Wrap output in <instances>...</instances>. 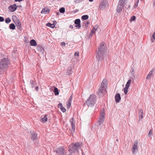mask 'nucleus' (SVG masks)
I'll return each instance as SVG.
<instances>
[{
  "mask_svg": "<svg viewBox=\"0 0 155 155\" xmlns=\"http://www.w3.org/2000/svg\"><path fill=\"white\" fill-rule=\"evenodd\" d=\"M107 51V47L104 43H101L98 48L96 55L97 59L98 61L103 60Z\"/></svg>",
  "mask_w": 155,
  "mask_h": 155,
  "instance_id": "obj_1",
  "label": "nucleus"
},
{
  "mask_svg": "<svg viewBox=\"0 0 155 155\" xmlns=\"http://www.w3.org/2000/svg\"><path fill=\"white\" fill-rule=\"evenodd\" d=\"M10 61L7 58H4L0 62V72L3 73L7 69L10 64Z\"/></svg>",
  "mask_w": 155,
  "mask_h": 155,
  "instance_id": "obj_2",
  "label": "nucleus"
},
{
  "mask_svg": "<svg viewBox=\"0 0 155 155\" xmlns=\"http://www.w3.org/2000/svg\"><path fill=\"white\" fill-rule=\"evenodd\" d=\"M96 101V96L95 95L92 94L90 95L86 102V103L88 107H92L95 104Z\"/></svg>",
  "mask_w": 155,
  "mask_h": 155,
  "instance_id": "obj_3",
  "label": "nucleus"
},
{
  "mask_svg": "<svg viewBox=\"0 0 155 155\" xmlns=\"http://www.w3.org/2000/svg\"><path fill=\"white\" fill-rule=\"evenodd\" d=\"M81 143L77 142L75 144L72 143L69 147V150L70 152H75L77 151L81 147Z\"/></svg>",
  "mask_w": 155,
  "mask_h": 155,
  "instance_id": "obj_4",
  "label": "nucleus"
},
{
  "mask_svg": "<svg viewBox=\"0 0 155 155\" xmlns=\"http://www.w3.org/2000/svg\"><path fill=\"white\" fill-rule=\"evenodd\" d=\"M107 81L105 79H104L101 82V86L99 88V89L97 91V94L100 95L101 93H104L106 91V88L105 86L107 85Z\"/></svg>",
  "mask_w": 155,
  "mask_h": 155,
  "instance_id": "obj_5",
  "label": "nucleus"
},
{
  "mask_svg": "<svg viewBox=\"0 0 155 155\" xmlns=\"http://www.w3.org/2000/svg\"><path fill=\"white\" fill-rule=\"evenodd\" d=\"M104 110L103 109L100 113V115L99 118V120L98 121V128L101 129L102 127V125L103 124L104 120Z\"/></svg>",
  "mask_w": 155,
  "mask_h": 155,
  "instance_id": "obj_6",
  "label": "nucleus"
},
{
  "mask_svg": "<svg viewBox=\"0 0 155 155\" xmlns=\"http://www.w3.org/2000/svg\"><path fill=\"white\" fill-rule=\"evenodd\" d=\"M127 0H120L116 11L118 13H120L122 10V8L127 3Z\"/></svg>",
  "mask_w": 155,
  "mask_h": 155,
  "instance_id": "obj_7",
  "label": "nucleus"
},
{
  "mask_svg": "<svg viewBox=\"0 0 155 155\" xmlns=\"http://www.w3.org/2000/svg\"><path fill=\"white\" fill-rule=\"evenodd\" d=\"M56 152L58 155H66L64 148L62 147H60L57 149Z\"/></svg>",
  "mask_w": 155,
  "mask_h": 155,
  "instance_id": "obj_8",
  "label": "nucleus"
},
{
  "mask_svg": "<svg viewBox=\"0 0 155 155\" xmlns=\"http://www.w3.org/2000/svg\"><path fill=\"white\" fill-rule=\"evenodd\" d=\"M107 2L106 0H102L100 3L99 8L100 9H104L107 6Z\"/></svg>",
  "mask_w": 155,
  "mask_h": 155,
  "instance_id": "obj_9",
  "label": "nucleus"
},
{
  "mask_svg": "<svg viewBox=\"0 0 155 155\" xmlns=\"http://www.w3.org/2000/svg\"><path fill=\"white\" fill-rule=\"evenodd\" d=\"M137 140H135L134 141V144L132 149V151L133 154H135V152L137 150Z\"/></svg>",
  "mask_w": 155,
  "mask_h": 155,
  "instance_id": "obj_10",
  "label": "nucleus"
},
{
  "mask_svg": "<svg viewBox=\"0 0 155 155\" xmlns=\"http://www.w3.org/2000/svg\"><path fill=\"white\" fill-rule=\"evenodd\" d=\"M17 7L16 4H14L12 5H10L8 8L9 10L11 12H14L16 10Z\"/></svg>",
  "mask_w": 155,
  "mask_h": 155,
  "instance_id": "obj_11",
  "label": "nucleus"
},
{
  "mask_svg": "<svg viewBox=\"0 0 155 155\" xmlns=\"http://www.w3.org/2000/svg\"><path fill=\"white\" fill-rule=\"evenodd\" d=\"M37 49L41 54H44V49L42 46L38 45L37 47Z\"/></svg>",
  "mask_w": 155,
  "mask_h": 155,
  "instance_id": "obj_12",
  "label": "nucleus"
},
{
  "mask_svg": "<svg viewBox=\"0 0 155 155\" xmlns=\"http://www.w3.org/2000/svg\"><path fill=\"white\" fill-rule=\"evenodd\" d=\"M81 21L79 19H77L75 20L74 21L75 24L77 25H75V26L76 28H79L81 27L80 25Z\"/></svg>",
  "mask_w": 155,
  "mask_h": 155,
  "instance_id": "obj_13",
  "label": "nucleus"
},
{
  "mask_svg": "<svg viewBox=\"0 0 155 155\" xmlns=\"http://www.w3.org/2000/svg\"><path fill=\"white\" fill-rule=\"evenodd\" d=\"M155 70V68H153L151 71L148 74L147 77V79L148 80H149L151 79L152 75L153 74V73L154 72V71Z\"/></svg>",
  "mask_w": 155,
  "mask_h": 155,
  "instance_id": "obj_14",
  "label": "nucleus"
},
{
  "mask_svg": "<svg viewBox=\"0 0 155 155\" xmlns=\"http://www.w3.org/2000/svg\"><path fill=\"white\" fill-rule=\"evenodd\" d=\"M115 98L116 102L117 103L119 102L121 100L120 94L119 93L115 95Z\"/></svg>",
  "mask_w": 155,
  "mask_h": 155,
  "instance_id": "obj_15",
  "label": "nucleus"
},
{
  "mask_svg": "<svg viewBox=\"0 0 155 155\" xmlns=\"http://www.w3.org/2000/svg\"><path fill=\"white\" fill-rule=\"evenodd\" d=\"M31 139L33 141L36 140L37 138V134H36L34 131L31 132Z\"/></svg>",
  "mask_w": 155,
  "mask_h": 155,
  "instance_id": "obj_16",
  "label": "nucleus"
},
{
  "mask_svg": "<svg viewBox=\"0 0 155 155\" xmlns=\"http://www.w3.org/2000/svg\"><path fill=\"white\" fill-rule=\"evenodd\" d=\"M14 23L16 24V26L18 28L19 30H21V24L19 20H17V21H16V22Z\"/></svg>",
  "mask_w": 155,
  "mask_h": 155,
  "instance_id": "obj_17",
  "label": "nucleus"
},
{
  "mask_svg": "<svg viewBox=\"0 0 155 155\" xmlns=\"http://www.w3.org/2000/svg\"><path fill=\"white\" fill-rule=\"evenodd\" d=\"M70 122L71 123V125L72 126V128H75V121L74 120V118H72L70 120Z\"/></svg>",
  "mask_w": 155,
  "mask_h": 155,
  "instance_id": "obj_18",
  "label": "nucleus"
},
{
  "mask_svg": "<svg viewBox=\"0 0 155 155\" xmlns=\"http://www.w3.org/2000/svg\"><path fill=\"white\" fill-rule=\"evenodd\" d=\"M50 11V10L48 8H44L41 11V13L46 14L48 13Z\"/></svg>",
  "mask_w": 155,
  "mask_h": 155,
  "instance_id": "obj_19",
  "label": "nucleus"
},
{
  "mask_svg": "<svg viewBox=\"0 0 155 155\" xmlns=\"http://www.w3.org/2000/svg\"><path fill=\"white\" fill-rule=\"evenodd\" d=\"M30 43L31 45L32 46H35L37 45V43L36 41L34 39L31 40L30 42Z\"/></svg>",
  "mask_w": 155,
  "mask_h": 155,
  "instance_id": "obj_20",
  "label": "nucleus"
},
{
  "mask_svg": "<svg viewBox=\"0 0 155 155\" xmlns=\"http://www.w3.org/2000/svg\"><path fill=\"white\" fill-rule=\"evenodd\" d=\"M54 92L55 95H58L59 94L58 88L55 87H54Z\"/></svg>",
  "mask_w": 155,
  "mask_h": 155,
  "instance_id": "obj_21",
  "label": "nucleus"
},
{
  "mask_svg": "<svg viewBox=\"0 0 155 155\" xmlns=\"http://www.w3.org/2000/svg\"><path fill=\"white\" fill-rule=\"evenodd\" d=\"M139 116L141 118H142L143 117V111L142 109H140L139 110Z\"/></svg>",
  "mask_w": 155,
  "mask_h": 155,
  "instance_id": "obj_22",
  "label": "nucleus"
},
{
  "mask_svg": "<svg viewBox=\"0 0 155 155\" xmlns=\"http://www.w3.org/2000/svg\"><path fill=\"white\" fill-rule=\"evenodd\" d=\"M9 28L11 29L14 30L15 28V26L13 23H12L9 25Z\"/></svg>",
  "mask_w": 155,
  "mask_h": 155,
  "instance_id": "obj_23",
  "label": "nucleus"
},
{
  "mask_svg": "<svg viewBox=\"0 0 155 155\" xmlns=\"http://www.w3.org/2000/svg\"><path fill=\"white\" fill-rule=\"evenodd\" d=\"M46 25L47 26L49 27L52 28H53L55 27V25L54 24H52L49 22L47 23Z\"/></svg>",
  "mask_w": 155,
  "mask_h": 155,
  "instance_id": "obj_24",
  "label": "nucleus"
},
{
  "mask_svg": "<svg viewBox=\"0 0 155 155\" xmlns=\"http://www.w3.org/2000/svg\"><path fill=\"white\" fill-rule=\"evenodd\" d=\"M67 72V73L69 74H72V71L71 68V67H68V69Z\"/></svg>",
  "mask_w": 155,
  "mask_h": 155,
  "instance_id": "obj_25",
  "label": "nucleus"
},
{
  "mask_svg": "<svg viewBox=\"0 0 155 155\" xmlns=\"http://www.w3.org/2000/svg\"><path fill=\"white\" fill-rule=\"evenodd\" d=\"M131 79H129V80L127 83H126V86H125V87H128V88H129V86H130V84L131 83Z\"/></svg>",
  "mask_w": 155,
  "mask_h": 155,
  "instance_id": "obj_26",
  "label": "nucleus"
},
{
  "mask_svg": "<svg viewBox=\"0 0 155 155\" xmlns=\"http://www.w3.org/2000/svg\"><path fill=\"white\" fill-rule=\"evenodd\" d=\"M47 114H45L44 117L42 119V121L43 122H46L47 120Z\"/></svg>",
  "mask_w": 155,
  "mask_h": 155,
  "instance_id": "obj_27",
  "label": "nucleus"
},
{
  "mask_svg": "<svg viewBox=\"0 0 155 155\" xmlns=\"http://www.w3.org/2000/svg\"><path fill=\"white\" fill-rule=\"evenodd\" d=\"M11 19L9 18H6L5 19V22L6 23H8L11 22Z\"/></svg>",
  "mask_w": 155,
  "mask_h": 155,
  "instance_id": "obj_28",
  "label": "nucleus"
},
{
  "mask_svg": "<svg viewBox=\"0 0 155 155\" xmlns=\"http://www.w3.org/2000/svg\"><path fill=\"white\" fill-rule=\"evenodd\" d=\"M65 11V8L64 7H62L59 9V12L61 13H64Z\"/></svg>",
  "mask_w": 155,
  "mask_h": 155,
  "instance_id": "obj_29",
  "label": "nucleus"
},
{
  "mask_svg": "<svg viewBox=\"0 0 155 155\" xmlns=\"http://www.w3.org/2000/svg\"><path fill=\"white\" fill-rule=\"evenodd\" d=\"M31 87L32 88L34 87L35 84V83L33 81H31Z\"/></svg>",
  "mask_w": 155,
  "mask_h": 155,
  "instance_id": "obj_30",
  "label": "nucleus"
},
{
  "mask_svg": "<svg viewBox=\"0 0 155 155\" xmlns=\"http://www.w3.org/2000/svg\"><path fill=\"white\" fill-rule=\"evenodd\" d=\"M82 18L83 20H86L88 18V16L87 15H84L82 16Z\"/></svg>",
  "mask_w": 155,
  "mask_h": 155,
  "instance_id": "obj_31",
  "label": "nucleus"
},
{
  "mask_svg": "<svg viewBox=\"0 0 155 155\" xmlns=\"http://www.w3.org/2000/svg\"><path fill=\"white\" fill-rule=\"evenodd\" d=\"M17 18L15 15H13L12 16V20L14 22H15L16 21H17Z\"/></svg>",
  "mask_w": 155,
  "mask_h": 155,
  "instance_id": "obj_32",
  "label": "nucleus"
},
{
  "mask_svg": "<svg viewBox=\"0 0 155 155\" xmlns=\"http://www.w3.org/2000/svg\"><path fill=\"white\" fill-rule=\"evenodd\" d=\"M71 102L68 101L67 102V108H69L70 107L71 104Z\"/></svg>",
  "mask_w": 155,
  "mask_h": 155,
  "instance_id": "obj_33",
  "label": "nucleus"
},
{
  "mask_svg": "<svg viewBox=\"0 0 155 155\" xmlns=\"http://www.w3.org/2000/svg\"><path fill=\"white\" fill-rule=\"evenodd\" d=\"M128 88V87H125L124 88V93L125 94H127L128 92L127 89Z\"/></svg>",
  "mask_w": 155,
  "mask_h": 155,
  "instance_id": "obj_34",
  "label": "nucleus"
},
{
  "mask_svg": "<svg viewBox=\"0 0 155 155\" xmlns=\"http://www.w3.org/2000/svg\"><path fill=\"white\" fill-rule=\"evenodd\" d=\"M136 19V17L135 16H133L130 18V21H133L135 20Z\"/></svg>",
  "mask_w": 155,
  "mask_h": 155,
  "instance_id": "obj_35",
  "label": "nucleus"
},
{
  "mask_svg": "<svg viewBox=\"0 0 155 155\" xmlns=\"http://www.w3.org/2000/svg\"><path fill=\"white\" fill-rule=\"evenodd\" d=\"M131 73L132 76H133L134 78L135 77V72L133 70H131Z\"/></svg>",
  "mask_w": 155,
  "mask_h": 155,
  "instance_id": "obj_36",
  "label": "nucleus"
},
{
  "mask_svg": "<svg viewBox=\"0 0 155 155\" xmlns=\"http://www.w3.org/2000/svg\"><path fill=\"white\" fill-rule=\"evenodd\" d=\"M60 109L63 112H65L66 111V109L63 106Z\"/></svg>",
  "mask_w": 155,
  "mask_h": 155,
  "instance_id": "obj_37",
  "label": "nucleus"
},
{
  "mask_svg": "<svg viewBox=\"0 0 155 155\" xmlns=\"http://www.w3.org/2000/svg\"><path fill=\"white\" fill-rule=\"evenodd\" d=\"M152 135H153V134H152V132L151 130H150V131L149 132V134H148V136L149 137H151L152 136Z\"/></svg>",
  "mask_w": 155,
  "mask_h": 155,
  "instance_id": "obj_38",
  "label": "nucleus"
},
{
  "mask_svg": "<svg viewBox=\"0 0 155 155\" xmlns=\"http://www.w3.org/2000/svg\"><path fill=\"white\" fill-rule=\"evenodd\" d=\"M72 99V95L71 94L69 98L68 101L71 102Z\"/></svg>",
  "mask_w": 155,
  "mask_h": 155,
  "instance_id": "obj_39",
  "label": "nucleus"
},
{
  "mask_svg": "<svg viewBox=\"0 0 155 155\" xmlns=\"http://www.w3.org/2000/svg\"><path fill=\"white\" fill-rule=\"evenodd\" d=\"M75 128H72V129L71 130V134H73L75 132Z\"/></svg>",
  "mask_w": 155,
  "mask_h": 155,
  "instance_id": "obj_40",
  "label": "nucleus"
},
{
  "mask_svg": "<svg viewBox=\"0 0 155 155\" xmlns=\"http://www.w3.org/2000/svg\"><path fill=\"white\" fill-rule=\"evenodd\" d=\"M98 27V25H96L94 26L93 28L96 31Z\"/></svg>",
  "mask_w": 155,
  "mask_h": 155,
  "instance_id": "obj_41",
  "label": "nucleus"
},
{
  "mask_svg": "<svg viewBox=\"0 0 155 155\" xmlns=\"http://www.w3.org/2000/svg\"><path fill=\"white\" fill-rule=\"evenodd\" d=\"M4 20V19L3 17L0 16V22H2Z\"/></svg>",
  "mask_w": 155,
  "mask_h": 155,
  "instance_id": "obj_42",
  "label": "nucleus"
},
{
  "mask_svg": "<svg viewBox=\"0 0 155 155\" xmlns=\"http://www.w3.org/2000/svg\"><path fill=\"white\" fill-rule=\"evenodd\" d=\"M84 0H75V2L77 3H79L83 1Z\"/></svg>",
  "mask_w": 155,
  "mask_h": 155,
  "instance_id": "obj_43",
  "label": "nucleus"
},
{
  "mask_svg": "<svg viewBox=\"0 0 155 155\" xmlns=\"http://www.w3.org/2000/svg\"><path fill=\"white\" fill-rule=\"evenodd\" d=\"M152 38L153 39H155V32H154L153 34Z\"/></svg>",
  "mask_w": 155,
  "mask_h": 155,
  "instance_id": "obj_44",
  "label": "nucleus"
},
{
  "mask_svg": "<svg viewBox=\"0 0 155 155\" xmlns=\"http://www.w3.org/2000/svg\"><path fill=\"white\" fill-rule=\"evenodd\" d=\"M63 107L62 105V104L61 103H60V104H58V107H59V108H61V107Z\"/></svg>",
  "mask_w": 155,
  "mask_h": 155,
  "instance_id": "obj_45",
  "label": "nucleus"
},
{
  "mask_svg": "<svg viewBox=\"0 0 155 155\" xmlns=\"http://www.w3.org/2000/svg\"><path fill=\"white\" fill-rule=\"evenodd\" d=\"M74 55L75 56H79V52H76L75 53H74Z\"/></svg>",
  "mask_w": 155,
  "mask_h": 155,
  "instance_id": "obj_46",
  "label": "nucleus"
},
{
  "mask_svg": "<svg viewBox=\"0 0 155 155\" xmlns=\"http://www.w3.org/2000/svg\"><path fill=\"white\" fill-rule=\"evenodd\" d=\"M95 30L93 28L91 31V32L93 33H94L95 32Z\"/></svg>",
  "mask_w": 155,
  "mask_h": 155,
  "instance_id": "obj_47",
  "label": "nucleus"
},
{
  "mask_svg": "<svg viewBox=\"0 0 155 155\" xmlns=\"http://www.w3.org/2000/svg\"><path fill=\"white\" fill-rule=\"evenodd\" d=\"M61 44L62 46H65V43L64 42H62L61 43Z\"/></svg>",
  "mask_w": 155,
  "mask_h": 155,
  "instance_id": "obj_48",
  "label": "nucleus"
},
{
  "mask_svg": "<svg viewBox=\"0 0 155 155\" xmlns=\"http://www.w3.org/2000/svg\"><path fill=\"white\" fill-rule=\"evenodd\" d=\"M127 5H126V6L125 7V8H126L127 9L129 8H130V5H128L127 6Z\"/></svg>",
  "mask_w": 155,
  "mask_h": 155,
  "instance_id": "obj_49",
  "label": "nucleus"
},
{
  "mask_svg": "<svg viewBox=\"0 0 155 155\" xmlns=\"http://www.w3.org/2000/svg\"><path fill=\"white\" fill-rule=\"evenodd\" d=\"M138 6L137 4H135L134 7L135 8H136Z\"/></svg>",
  "mask_w": 155,
  "mask_h": 155,
  "instance_id": "obj_50",
  "label": "nucleus"
},
{
  "mask_svg": "<svg viewBox=\"0 0 155 155\" xmlns=\"http://www.w3.org/2000/svg\"><path fill=\"white\" fill-rule=\"evenodd\" d=\"M154 39H153V38H151V41L152 42H154V41L153 40Z\"/></svg>",
  "mask_w": 155,
  "mask_h": 155,
  "instance_id": "obj_51",
  "label": "nucleus"
},
{
  "mask_svg": "<svg viewBox=\"0 0 155 155\" xmlns=\"http://www.w3.org/2000/svg\"><path fill=\"white\" fill-rule=\"evenodd\" d=\"M22 0H15V2H20L22 1Z\"/></svg>",
  "mask_w": 155,
  "mask_h": 155,
  "instance_id": "obj_52",
  "label": "nucleus"
},
{
  "mask_svg": "<svg viewBox=\"0 0 155 155\" xmlns=\"http://www.w3.org/2000/svg\"><path fill=\"white\" fill-rule=\"evenodd\" d=\"M70 28H73V26L72 25H70Z\"/></svg>",
  "mask_w": 155,
  "mask_h": 155,
  "instance_id": "obj_53",
  "label": "nucleus"
},
{
  "mask_svg": "<svg viewBox=\"0 0 155 155\" xmlns=\"http://www.w3.org/2000/svg\"><path fill=\"white\" fill-rule=\"evenodd\" d=\"M39 89V87H35V89L36 91H38V89Z\"/></svg>",
  "mask_w": 155,
  "mask_h": 155,
  "instance_id": "obj_54",
  "label": "nucleus"
},
{
  "mask_svg": "<svg viewBox=\"0 0 155 155\" xmlns=\"http://www.w3.org/2000/svg\"><path fill=\"white\" fill-rule=\"evenodd\" d=\"M93 33H92V32H91V33H90V35L91 36H92L93 35Z\"/></svg>",
  "mask_w": 155,
  "mask_h": 155,
  "instance_id": "obj_55",
  "label": "nucleus"
},
{
  "mask_svg": "<svg viewBox=\"0 0 155 155\" xmlns=\"http://www.w3.org/2000/svg\"><path fill=\"white\" fill-rule=\"evenodd\" d=\"M153 5L155 6V0H154L153 2Z\"/></svg>",
  "mask_w": 155,
  "mask_h": 155,
  "instance_id": "obj_56",
  "label": "nucleus"
},
{
  "mask_svg": "<svg viewBox=\"0 0 155 155\" xmlns=\"http://www.w3.org/2000/svg\"><path fill=\"white\" fill-rule=\"evenodd\" d=\"M82 155H85V153L83 152H82Z\"/></svg>",
  "mask_w": 155,
  "mask_h": 155,
  "instance_id": "obj_57",
  "label": "nucleus"
},
{
  "mask_svg": "<svg viewBox=\"0 0 155 155\" xmlns=\"http://www.w3.org/2000/svg\"><path fill=\"white\" fill-rule=\"evenodd\" d=\"M139 0H137V4H138V3L139 2Z\"/></svg>",
  "mask_w": 155,
  "mask_h": 155,
  "instance_id": "obj_58",
  "label": "nucleus"
},
{
  "mask_svg": "<svg viewBox=\"0 0 155 155\" xmlns=\"http://www.w3.org/2000/svg\"><path fill=\"white\" fill-rule=\"evenodd\" d=\"M89 1L90 2H92L94 0H89Z\"/></svg>",
  "mask_w": 155,
  "mask_h": 155,
  "instance_id": "obj_59",
  "label": "nucleus"
},
{
  "mask_svg": "<svg viewBox=\"0 0 155 155\" xmlns=\"http://www.w3.org/2000/svg\"><path fill=\"white\" fill-rule=\"evenodd\" d=\"M56 14H57V15H59V13L58 12H57L56 13Z\"/></svg>",
  "mask_w": 155,
  "mask_h": 155,
  "instance_id": "obj_60",
  "label": "nucleus"
},
{
  "mask_svg": "<svg viewBox=\"0 0 155 155\" xmlns=\"http://www.w3.org/2000/svg\"><path fill=\"white\" fill-rule=\"evenodd\" d=\"M50 90H51V88H50Z\"/></svg>",
  "mask_w": 155,
  "mask_h": 155,
  "instance_id": "obj_61",
  "label": "nucleus"
}]
</instances>
